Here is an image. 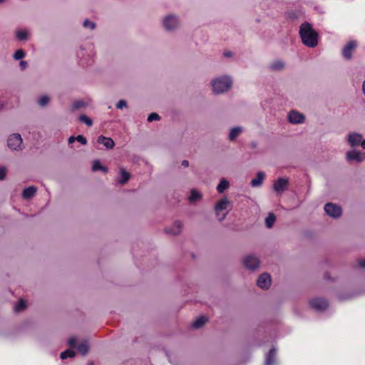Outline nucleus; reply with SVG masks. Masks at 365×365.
Listing matches in <instances>:
<instances>
[{
	"instance_id": "1",
	"label": "nucleus",
	"mask_w": 365,
	"mask_h": 365,
	"mask_svg": "<svg viewBox=\"0 0 365 365\" xmlns=\"http://www.w3.org/2000/svg\"><path fill=\"white\" fill-rule=\"evenodd\" d=\"M299 36L304 45L309 48H315L318 45V34L311 24L303 23L299 27Z\"/></svg>"
},
{
	"instance_id": "2",
	"label": "nucleus",
	"mask_w": 365,
	"mask_h": 365,
	"mask_svg": "<svg viewBox=\"0 0 365 365\" xmlns=\"http://www.w3.org/2000/svg\"><path fill=\"white\" fill-rule=\"evenodd\" d=\"M212 91L215 95L227 93L233 86V78L230 75H221L213 78L210 81Z\"/></svg>"
},
{
	"instance_id": "3",
	"label": "nucleus",
	"mask_w": 365,
	"mask_h": 365,
	"mask_svg": "<svg viewBox=\"0 0 365 365\" xmlns=\"http://www.w3.org/2000/svg\"><path fill=\"white\" fill-rule=\"evenodd\" d=\"M162 25L165 31L173 33L180 26V17L175 14H168L162 18Z\"/></svg>"
},
{
	"instance_id": "4",
	"label": "nucleus",
	"mask_w": 365,
	"mask_h": 365,
	"mask_svg": "<svg viewBox=\"0 0 365 365\" xmlns=\"http://www.w3.org/2000/svg\"><path fill=\"white\" fill-rule=\"evenodd\" d=\"M232 208L231 202L226 197L219 200L215 207L216 216L219 221H222Z\"/></svg>"
},
{
	"instance_id": "5",
	"label": "nucleus",
	"mask_w": 365,
	"mask_h": 365,
	"mask_svg": "<svg viewBox=\"0 0 365 365\" xmlns=\"http://www.w3.org/2000/svg\"><path fill=\"white\" fill-rule=\"evenodd\" d=\"M345 159L348 163L356 162L359 163L365 160V153L352 149L346 153Z\"/></svg>"
},
{
	"instance_id": "6",
	"label": "nucleus",
	"mask_w": 365,
	"mask_h": 365,
	"mask_svg": "<svg viewBox=\"0 0 365 365\" xmlns=\"http://www.w3.org/2000/svg\"><path fill=\"white\" fill-rule=\"evenodd\" d=\"M23 140L20 134L14 133L8 138L7 145L8 147L13 150H22Z\"/></svg>"
},
{
	"instance_id": "7",
	"label": "nucleus",
	"mask_w": 365,
	"mask_h": 365,
	"mask_svg": "<svg viewBox=\"0 0 365 365\" xmlns=\"http://www.w3.org/2000/svg\"><path fill=\"white\" fill-rule=\"evenodd\" d=\"M324 210L327 215L333 218H338L342 214L341 207L331 202L327 203L324 205Z\"/></svg>"
},
{
	"instance_id": "8",
	"label": "nucleus",
	"mask_w": 365,
	"mask_h": 365,
	"mask_svg": "<svg viewBox=\"0 0 365 365\" xmlns=\"http://www.w3.org/2000/svg\"><path fill=\"white\" fill-rule=\"evenodd\" d=\"M363 135L356 132L349 133L346 136V140L350 147L354 148L361 146Z\"/></svg>"
},
{
	"instance_id": "9",
	"label": "nucleus",
	"mask_w": 365,
	"mask_h": 365,
	"mask_svg": "<svg viewBox=\"0 0 365 365\" xmlns=\"http://www.w3.org/2000/svg\"><path fill=\"white\" fill-rule=\"evenodd\" d=\"M358 43L356 41L352 40L349 41L342 48L341 53L343 57L346 60H350L352 58V54L356 48Z\"/></svg>"
},
{
	"instance_id": "10",
	"label": "nucleus",
	"mask_w": 365,
	"mask_h": 365,
	"mask_svg": "<svg viewBox=\"0 0 365 365\" xmlns=\"http://www.w3.org/2000/svg\"><path fill=\"white\" fill-rule=\"evenodd\" d=\"M287 118L292 124H302L305 120L304 115L296 110L289 111L287 114Z\"/></svg>"
},
{
	"instance_id": "11",
	"label": "nucleus",
	"mask_w": 365,
	"mask_h": 365,
	"mask_svg": "<svg viewBox=\"0 0 365 365\" xmlns=\"http://www.w3.org/2000/svg\"><path fill=\"white\" fill-rule=\"evenodd\" d=\"M310 307L317 310L322 311L328 307V302L326 299L322 298H314L309 301Z\"/></svg>"
},
{
	"instance_id": "12",
	"label": "nucleus",
	"mask_w": 365,
	"mask_h": 365,
	"mask_svg": "<svg viewBox=\"0 0 365 365\" xmlns=\"http://www.w3.org/2000/svg\"><path fill=\"white\" fill-rule=\"evenodd\" d=\"M259 261L254 255H247L244 259V265L249 269L255 270L259 267Z\"/></svg>"
},
{
	"instance_id": "13",
	"label": "nucleus",
	"mask_w": 365,
	"mask_h": 365,
	"mask_svg": "<svg viewBox=\"0 0 365 365\" xmlns=\"http://www.w3.org/2000/svg\"><path fill=\"white\" fill-rule=\"evenodd\" d=\"M288 184V179L279 178L274 182L273 185V190L277 193H282L287 188Z\"/></svg>"
},
{
	"instance_id": "14",
	"label": "nucleus",
	"mask_w": 365,
	"mask_h": 365,
	"mask_svg": "<svg viewBox=\"0 0 365 365\" xmlns=\"http://www.w3.org/2000/svg\"><path fill=\"white\" fill-rule=\"evenodd\" d=\"M257 284L262 289H268L271 285V277L267 273L262 274L257 279Z\"/></svg>"
},
{
	"instance_id": "15",
	"label": "nucleus",
	"mask_w": 365,
	"mask_h": 365,
	"mask_svg": "<svg viewBox=\"0 0 365 365\" xmlns=\"http://www.w3.org/2000/svg\"><path fill=\"white\" fill-rule=\"evenodd\" d=\"M183 224L180 220H176L173 224L166 229V232L171 235H179L182 229Z\"/></svg>"
},
{
	"instance_id": "16",
	"label": "nucleus",
	"mask_w": 365,
	"mask_h": 365,
	"mask_svg": "<svg viewBox=\"0 0 365 365\" xmlns=\"http://www.w3.org/2000/svg\"><path fill=\"white\" fill-rule=\"evenodd\" d=\"M276 354L277 350L275 348H272L269 350V353L265 357L264 365H276Z\"/></svg>"
},
{
	"instance_id": "17",
	"label": "nucleus",
	"mask_w": 365,
	"mask_h": 365,
	"mask_svg": "<svg viewBox=\"0 0 365 365\" xmlns=\"http://www.w3.org/2000/svg\"><path fill=\"white\" fill-rule=\"evenodd\" d=\"M97 142L100 144H103L108 149H112L115 145L112 138L103 135H100L98 138Z\"/></svg>"
},
{
	"instance_id": "18",
	"label": "nucleus",
	"mask_w": 365,
	"mask_h": 365,
	"mask_svg": "<svg viewBox=\"0 0 365 365\" xmlns=\"http://www.w3.org/2000/svg\"><path fill=\"white\" fill-rule=\"evenodd\" d=\"M15 36L19 41H26L29 37V31L26 29H17L15 31Z\"/></svg>"
},
{
	"instance_id": "19",
	"label": "nucleus",
	"mask_w": 365,
	"mask_h": 365,
	"mask_svg": "<svg viewBox=\"0 0 365 365\" xmlns=\"http://www.w3.org/2000/svg\"><path fill=\"white\" fill-rule=\"evenodd\" d=\"M265 175L263 172H258L255 178L252 179L250 182V185L254 187H259L262 184L264 179Z\"/></svg>"
},
{
	"instance_id": "20",
	"label": "nucleus",
	"mask_w": 365,
	"mask_h": 365,
	"mask_svg": "<svg viewBox=\"0 0 365 365\" xmlns=\"http://www.w3.org/2000/svg\"><path fill=\"white\" fill-rule=\"evenodd\" d=\"M36 187L34 186H30L25 188L22 192V197L24 199H31L36 192Z\"/></svg>"
},
{
	"instance_id": "21",
	"label": "nucleus",
	"mask_w": 365,
	"mask_h": 365,
	"mask_svg": "<svg viewBox=\"0 0 365 365\" xmlns=\"http://www.w3.org/2000/svg\"><path fill=\"white\" fill-rule=\"evenodd\" d=\"M242 132V128L240 126L234 127L230 129L228 138L230 141H234Z\"/></svg>"
},
{
	"instance_id": "22",
	"label": "nucleus",
	"mask_w": 365,
	"mask_h": 365,
	"mask_svg": "<svg viewBox=\"0 0 365 365\" xmlns=\"http://www.w3.org/2000/svg\"><path fill=\"white\" fill-rule=\"evenodd\" d=\"M284 66H285V64H284V61H282L281 60H276L269 64V68L272 71H279L283 70Z\"/></svg>"
},
{
	"instance_id": "23",
	"label": "nucleus",
	"mask_w": 365,
	"mask_h": 365,
	"mask_svg": "<svg viewBox=\"0 0 365 365\" xmlns=\"http://www.w3.org/2000/svg\"><path fill=\"white\" fill-rule=\"evenodd\" d=\"M78 351L82 354L85 355L87 354L88 351V344L86 340L82 341L78 346H77Z\"/></svg>"
},
{
	"instance_id": "24",
	"label": "nucleus",
	"mask_w": 365,
	"mask_h": 365,
	"mask_svg": "<svg viewBox=\"0 0 365 365\" xmlns=\"http://www.w3.org/2000/svg\"><path fill=\"white\" fill-rule=\"evenodd\" d=\"M230 183L225 179H222L217 187V190L219 193H222L225 190L229 187Z\"/></svg>"
},
{
	"instance_id": "25",
	"label": "nucleus",
	"mask_w": 365,
	"mask_h": 365,
	"mask_svg": "<svg viewBox=\"0 0 365 365\" xmlns=\"http://www.w3.org/2000/svg\"><path fill=\"white\" fill-rule=\"evenodd\" d=\"M206 321L207 319L205 317H200L192 322V327L194 329H199L205 324Z\"/></svg>"
},
{
	"instance_id": "26",
	"label": "nucleus",
	"mask_w": 365,
	"mask_h": 365,
	"mask_svg": "<svg viewBox=\"0 0 365 365\" xmlns=\"http://www.w3.org/2000/svg\"><path fill=\"white\" fill-rule=\"evenodd\" d=\"M276 220V217L273 213H269L265 218V225L267 228H272Z\"/></svg>"
},
{
	"instance_id": "27",
	"label": "nucleus",
	"mask_w": 365,
	"mask_h": 365,
	"mask_svg": "<svg viewBox=\"0 0 365 365\" xmlns=\"http://www.w3.org/2000/svg\"><path fill=\"white\" fill-rule=\"evenodd\" d=\"M120 174L121 179L118 182L120 184H125L130 179V174L124 168H120Z\"/></svg>"
},
{
	"instance_id": "28",
	"label": "nucleus",
	"mask_w": 365,
	"mask_h": 365,
	"mask_svg": "<svg viewBox=\"0 0 365 365\" xmlns=\"http://www.w3.org/2000/svg\"><path fill=\"white\" fill-rule=\"evenodd\" d=\"M50 97L47 95L41 96L38 98L37 103L41 107H45L50 102Z\"/></svg>"
},
{
	"instance_id": "29",
	"label": "nucleus",
	"mask_w": 365,
	"mask_h": 365,
	"mask_svg": "<svg viewBox=\"0 0 365 365\" xmlns=\"http://www.w3.org/2000/svg\"><path fill=\"white\" fill-rule=\"evenodd\" d=\"M92 170L93 171L101 170L103 173L108 172V169L106 167L101 165V164L100 163V162L98 160H95L93 162V165H92Z\"/></svg>"
},
{
	"instance_id": "30",
	"label": "nucleus",
	"mask_w": 365,
	"mask_h": 365,
	"mask_svg": "<svg viewBox=\"0 0 365 365\" xmlns=\"http://www.w3.org/2000/svg\"><path fill=\"white\" fill-rule=\"evenodd\" d=\"M75 355H76V352L74 351L68 349V350H66V351L61 352L60 357L61 359L63 360L68 357L73 358L75 356Z\"/></svg>"
},
{
	"instance_id": "31",
	"label": "nucleus",
	"mask_w": 365,
	"mask_h": 365,
	"mask_svg": "<svg viewBox=\"0 0 365 365\" xmlns=\"http://www.w3.org/2000/svg\"><path fill=\"white\" fill-rule=\"evenodd\" d=\"M83 26L85 29H88L91 31L94 30L96 27L95 22L90 21L89 19H85L83 22Z\"/></svg>"
},
{
	"instance_id": "32",
	"label": "nucleus",
	"mask_w": 365,
	"mask_h": 365,
	"mask_svg": "<svg viewBox=\"0 0 365 365\" xmlns=\"http://www.w3.org/2000/svg\"><path fill=\"white\" fill-rule=\"evenodd\" d=\"M201 198V194L195 190H192L190 192V195L189 197V200L190 202H195Z\"/></svg>"
},
{
	"instance_id": "33",
	"label": "nucleus",
	"mask_w": 365,
	"mask_h": 365,
	"mask_svg": "<svg viewBox=\"0 0 365 365\" xmlns=\"http://www.w3.org/2000/svg\"><path fill=\"white\" fill-rule=\"evenodd\" d=\"M78 118L81 122L85 123L88 127H91L93 125L92 119L86 115H81Z\"/></svg>"
},
{
	"instance_id": "34",
	"label": "nucleus",
	"mask_w": 365,
	"mask_h": 365,
	"mask_svg": "<svg viewBox=\"0 0 365 365\" xmlns=\"http://www.w3.org/2000/svg\"><path fill=\"white\" fill-rule=\"evenodd\" d=\"M25 56L26 53L23 49H18L14 52L13 57L15 60H21L24 58Z\"/></svg>"
},
{
	"instance_id": "35",
	"label": "nucleus",
	"mask_w": 365,
	"mask_h": 365,
	"mask_svg": "<svg viewBox=\"0 0 365 365\" xmlns=\"http://www.w3.org/2000/svg\"><path fill=\"white\" fill-rule=\"evenodd\" d=\"M26 307L25 302L22 299L19 300L18 304L16 305L14 309L16 312H20Z\"/></svg>"
},
{
	"instance_id": "36",
	"label": "nucleus",
	"mask_w": 365,
	"mask_h": 365,
	"mask_svg": "<svg viewBox=\"0 0 365 365\" xmlns=\"http://www.w3.org/2000/svg\"><path fill=\"white\" fill-rule=\"evenodd\" d=\"M160 119V115L156 113H152L148 117V122H152L153 120H159Z\"/></svg>"
},
{
	"instance_id": "37",
	"label": "nucleus",
	"mask_w": 365,
	"mask_h": 365,
	"mask_svg": "<svg viewBox=\"0 0 365 365\" xmlns=\"http://www.w3.org/2000/svg\"><path fill=\"white\" fill-rule=\"evenodd\" d=\"M86 106V103L82 101H76L73 103V109L76 110L78 108H81L82 107H84Z\"/></svg>"
},
{
	"instance_id": "38",
	"label": "nucleus",
	"mask_w": 365,
	"mask_h": 365,
	"mask_svg": "<svg viewBox=\"0 0 365 365\" xmlns=\"http://www.w3.org/2000/svg\"><path fill=\"white\" fill-rule=\"evenodd\" d=\"M125 107H127V103L125 100H120L116 104V108L118 109H123Z\"/></svg>"
},
{
	"instance_id": "39",
	"label": "nucleus",
	"mask_w": 365,
	"mask_h": 365,
	"mask_svg": "<svg viewBox=\"0 0 365 365\" xmlns=\"http://www.w3.org/2000/svg\"><path fill=\"white\" fill-rule=\"evenodd\" d=\"M76 140L81 143L82 145H86L87 143L86 138L82 135H78L77 137H76Z\"/></svg>"
},
{
	"instance_id": "40",
	"label": "nucleus",
	"mask_w": 365,
	"mask_h": 365,
	"mask_svg": "<svg viewBox=\"0 0 365 365\" xmlns=\"http://www.w3.org/2000/svg\"><path fill=\"white\" fill-rule=\"evenodd\" d=\"M6 168L4 166L0 167V180H2L5 178L6 174Z\"/></svg>"
},
{
	"instance_id": "41",
	"label": "nucleus",
	"mask_w": 365,
	"mask_h": 365,
	"mask_svg": "<svg viewBox=\"0 0 365 365\" xmlns=\"http://www.w3.org/2000/svg\"><path fill=\"white\" fill-rule=\"evenodd\" d=\"M234 55L233 52L231 51H225L224 53H223V56L226 58H231Z\"/></svg>"
},
{
	"instance_id": "42",
	"label": "nucleus",
	"mask_w": 365,
	"mask_h": 365,
	"mask_svg": "<svg viewBox=\"0 0 365 365\" xmlns=\"http://www.w3.org/2000/svg\"><path fill=\"white\" fill-rule=\"evenodd\" d=\"M76 339L75 337H71L69 339L68 343V345L70 346H75L76 344Z\"/></svg>"
},
{
	"instance_id": "43",
	"label": "nucleus",
	"mask_w": 365,
	"mask_h": 365,
	"mask_svg": "<svg viewBox=\"0 0 365 365\" xmlns=\"http://www.w3.org/2000/svg\"><path fill=\"white\" fill-rule=\"evenodd\" d=\"M19 66L22 70L25 69L27 66V62L25 61H21L19 63Z\"/></svg>"
},
{
	"instance_id": "44",
	"label": "nucleus",
	"mask_w": 365,
	"mask_h": 365,
	"mask_svg": "<svg viewBox=\"0 0 365 365\" xmlns=\"http://www.w3.org/2000/svg\"><path fill=\"white\" fill-rule=\"evenodd\" d=\"M75 140H76V137H74V136H71V137L68 138V143H69V144H71V143H74V142H75Z\"/></svg>"
},
{
	"instance_id": "45",
	"label": "nucleus",
	"mask_w": 365,
	"mask_h": 365,
	"mask_svg": "<svg viewBox=\"0 0 365 365\" xmlns=\"http://www.w3.org/2000/svg\"><path fill=\"white\" fill-rule=\"evenodd\" d=\"M359 265L362 268H365V259L360 260L359 262Z\"/></svg>"
},
{
	"instance_id": "46",
	"label": "nucleus",
	"mask_w": 365,
	"mask_h": 365,
	"mask_svg": "<svg viewBox=\"0 0 365 365\" xmlns=\"http://www.w3.org/2000/svg\"><path fill=\"white\" fill-rule=\"evenodd\" d=\"M188 165H189V162L186 160H185L182 162V165L184 167H187Z\"/></svg>"
},
{
	"instance_id": "47",
	"label": "nucleus",
	"mask_w": 365,
	"mask_h": 365,
	"mask_svg": "<svg viewBox=\"0 0 365 365\" xmlns=\"http://www.w3.org/2000/svg\"><path fill=\"white\" fill-rule=\"evenodd\" d=\"M362 91L365 96V80L364 81L363 84H362Z\"/></svg>"
},
{
	"instance_id": "48",
	"label": "nucleus",
	"mask_w": 365,
	"mask_h": 365,
	"mask_svg": "<svg viewBox=\"0 0 365 365\" xmlns=\"http://www.w3.org/2000/svg\"><path fill=\"white\" fill-rule=\"evenodd\" d=\"M361 147H362V148H363V149H364V150H365V138H364H364L362 139Z\"/></svg>"
},
{
	"instance_id": "49",
	"label": "nucleus",
	"mask_w": 365,
	"mask_h": 365,
	"mask_svg": "<svg viewBox=\"0 0 365 365\" xmlns=\"http://www.w3.org/2000/svg\"><path fill=\"white\" fill-rule=\"evenodd\" d=\"M6 1V0H0V5H1V4H3L4 2H5Z\"/></svg>"
}]
</instances>
